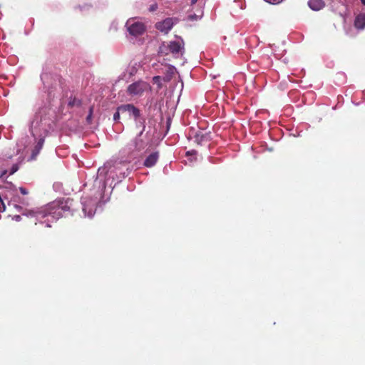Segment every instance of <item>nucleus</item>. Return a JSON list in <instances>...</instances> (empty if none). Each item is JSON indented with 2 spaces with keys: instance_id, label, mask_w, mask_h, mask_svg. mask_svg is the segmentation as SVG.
Returning a JSON list of instances; mask_svg holds the SVG:
<instances>
[{
  "instance_id": "4be33fe9",
  "label": "nucleus",
  "mask_w": 365,
  "mask_h": 365,
  "mask_svg": "<svg viewBox=\"0 0 365 365\" xmlns=\"http://www.w3.org/2000/svg\"><path fill=\"white\" fill-rule=\"evenodd\" d=\"M198 0H191V5H194L197 3Z\"/></svg>"
},
{
  "instance_id": "6e6552de",
  "label": "nucleus",
  "mask_w": 365,
  "mask_h": 365,
  "mask_svg": "<svg viewBox=\"0 0 365 365\" xmlns=\"http://www.w3.org/2000/svg\"><path fill=\"white\" fill-rule=\"evenodd\" d=\"M159 158L158 152H154L150 154L145 160L143 165L146 168H152L158 162Z\"/></svg>"
},
{
  "instance_id": "f257e3e1",
  "label": "nucleus",
  "mask_w": 365,
  "mask_h": 365,
  "mask_svg": "<svg viewBox=\"0 0 365 365\" xmlns=\"http://www.w3.org/2000/svg\"><path fill=\"white\" fill-rule=\"evenodd\" d=\"M74 200L71 198L66 200H58L48 205L46 208L39 212L43 217L51 216L55 220H58L68 214H71L74 209Z\"/></svg>"
},
{
  "instance_id": "6ab92c4d",
  "label": "nucleus",
  "mask_w": 365,
  "mask_h": 365,
  "mask_svg": "<svg viewBox=\"0 0 365 365\" xmlns=\"http://www.w3.org/2000/svg\"><path fill=\"white\" fill-rule=\"evenodd\" d=\"M19 191L24 195H27L29 193V191L23 187H19Z\"/></svg>"
},
{
  "instance_id": "f03ea898",
  "label": "nucleus",
  "mask_w": 365,
  "mask_h": 365,
  "mask_svg": "<svg viewBox=\"0 0 365 365\" xmlns=\"http://www.w3.org/2000/svg\"><path fill=\"white\" fill-rule=\"evenodd\" d=\"M129 34L134 36H138L144 33L145 26L142 22L136 21L135 19H129L125 24Z\"/></svg>"
},
{
  "instance_id": "393cba45",
  "label": "nucleus",
  "mask_w": 365,
  "mask_h": 365,
  "mask_svg": "<svg viewBox=\"0 0 365 365\" xmlns=\"http://www.w3.org/2000/svg\"><path fill=\"white\" fill-rule=\"evenodd\" d=\"M363 16H365V14H363Z\"/></svg>"
},
{
  "instance_id": "f8f14e48",
  "label": "nucleus",
  "mask_w": 365,
  "mask_h": 365,
  "mask_svg": "<svg viewBox=\"0 0 365 365\" xmlns=\"http://www.w3.org/2000/svg\"><path fill=\"white\" fill-rule=\"evenodd\" d=\"M308 5L311 9L319 11L324 7L325 3L322 0H309Z\"/></svg>"
},
{
  "instance_id": "ddd939ff",
  "label": "nucleus",
  "mask_w": 365,
  "mask_h": 365,
  "mask_svg": "<svg viewBox=\"0 0 365 365\" xmlns=\"http://www.w3.org/2000/svg\"><path fill=\"white\" fill-rule=\"evenodd\" d=\"M354 25L356 28L363 29L365 27V16L359 15L355 19Z\"/></svg>"
},
{
  "instance_id": "5701e85b",
  "label": "nucleus",
  "mask_w": 365,
  "mask_h": 365,
  "mask_svg": "<svg viewBox=\"0 0 365 365\" xmlns=\"http://www.w3.org/2000/svg\"><path fill=\"white\" fill-rule=\"evenodd\" d=\"M361 1L362 4L365 5V0H361Z\"/></svg>"
},
{
  "instance_id": "aec40b11",
  "label": "nucleus",
  "mask_w": 365,
  "mask_h": 365,
  "mask_svg": "<svg viewBox=\"0 0 365 365\" xmlns=\"http://www.w3.org/2000/svg\"><path fill=\"white\" fill-rule=\"evenodd\" d=\"M157 8H158V5H157L156 4H153V5H152V6H150V11H155V10L157 9Z\"/></svg>"
},
{
  "instance_id": "4468645a",
  "label": "nucleus",
  "mask_w": 365,
  "mask_h": 365,
  "mask_svg": "<svg viewBox=\"0 0 365 365\" xmlns=\"http://www.w3.org/2000/svg\"><path fill=\"white\" fill-rule=\"evenodd\" d=\"M93 110V108L91 107L89 109V113H88V116L86 117V121L89 124L91 123V121H92Z\"/></svg>"
},
{
  "instance_id": "2eb2a0df",
  "label": "nucleus",
  "mask_w": 365,
  "mask_h": 365,
  "mask_svg": "<svg viewBox=\"0 0 365 365\" xmlns=\"http://www.w3.org/2000/svg\"><path fill=\"white\" fill-rule=\"evenodd\" d=\"M160 81H161V77L160 76H156L153 78V83H157L158 85L159 88L161 87Z\"/></svg>"
},
{
  "instance_id": "0eeeda50",
  "label": "nucleus",
  "mask_w": 365,
  "mask_h": 365,
  "mask_svg": "<svg viewBox=\"0 0 365 365\" xmlns=\"http://www.w3.org/2000/svg\"><path fill=\"white\" fill-rule=\"evenodd\" d=\"M184 42L182 40L181 41H170L168 44V48L170 53L173 54H178L181 53L183 50Z\"/></svg>"
},
{
  "instance_id": "f3484780",
  "label": "nucleus",
  "mask_w": 365,
  "mask_h": 365,
  "mask_svg": "<svg viewBox=\"0 0 365 365\" xmlns=\"http://www.w3.org/2000/svg\"><path fill=\"white\" fill-rule=\"evenodd\" d=\"M121 113V110H118V107L117 108L116 112L113 115V119L114 120L117 121L120 119V113Z\"/></svg>"
},
{
  "instance_id": "7ed1b4c3",
  "label": "nucleus",
  "mask_w": 365,
  "mask_h": 365,
  "mask_svg": "<svg viewBox=\"0 0 365 365\" xmlns=\"http://www.w3.org/2000/svg\"><path fill=\"white\" fill-rule=\"evenodd\" d=\"M148 84L140 81L128 86L127 93L130 96H141L148 88Z\"/></svg>"
},
{
  "instance_id": "20e7f679",
  "label": "nucleus",
  "mask_w": 365,
  "mask_h": 365,
  "mask_svg": "<svg viewBox=\"0 0 365 365\" xmlns=\"http://www.w3.org/2000/svg\"><path fill=\"white\" fill-rule=\"evenodd\" d=\"M142 124H143L142 125L143 128H142L141 131L140 132V133L138 134V135L135 138V140L133 141L135 150H136L138 151H140V150H143L146 146V142L142 137L143 131L145 128V125H144V121L143 122Z\"/></svg>"
},
{
  "instance_id": "1a4fd4ad",
  "label": "nucleus",
  "mask_w": 365,
  "mask_h": 365,
  "mask_svg": "<svg viewBox=\"0 0 365 365\" xmlns=\"http://www.w3.org/2000/svg\"><path fill=\"white\" fill-rule=\"evenodd\" d=\"M176 68L175 66L171 65H166L165 66V71H163L165 73V76L163 78V81L165 82H169L174 76Z\"/></svg>"
},
{
  "instance_id": "412c9836",
  "label": "nucleus",
  "mask_w": 365,
  "mask_h": 365,
  "mask_svg": "<svg viewBox=\"0 0 365 365\" xmlns=\"http://www.w3.org/2000/svg\"><path fill=\"white\" fill-rule=\"evenodd\" d=\"M7 173H8V171H7L6 170H4L1 173V178H4V177H5V176L6 175Z\"/></svg>"
},
{
  "instance_id": "423d86ee",
  "label": "nucleus",
  "mask_w": 365,
  "mask_h": 365,
  "mask_svg": "<svg viewBox=\"0 0 365 365\" xmlns=\"http://www.w3.org/2000/svg\"><path fill=\"white\" fill-rule=\"evenodd\" d=\"M118 110H121V113L128 112L132 114L135 119L140 116V110L133 104L121 105L118 106Z\"/></svg>"
},
{
  "instance_id": "dca6fc26",
  "label": "nucleus",
  "mask_w": 365,
  "mask_h": 365,
  "mask_svg": "<svg viewBox=\"0 0 365 365\" xmlns=\"http://www.w3.org/2000/svg\"><path fill=\"white\" fill-rule=\"evenodd\" d=\"M19 165L18 164H14L11 168V170L9 172V175H13L19 170Z\"/></svg>"
},
{
  "instance_id": "a211bd4d",
  "label": "nucleus",
  "mask_w": 365,
  "mask_h": 365,
  "mask_svg": "<svg viewBox=\"0 0 365 365\" xmlns=\"http://www.w3.org/2000/svg\"><path fill=\"white\" fill-rule=\"evenodd\" d=\"M264 1L269 4H277L280 2H282L283 0H264Z\"/></svg>"
},
{
  "instance_id": "9d476101",
  "label": "nucleus",
  "mask_w": 365,
  "mask_h": 365,
  "mask_svg": "<svg viewBox=\"0 0 365 365\" xmlns=\"http://www.w3.org/2000/svg\"><path fill=\"white\" fill-rule=\"evenodd\" d=\"M210 137L207 133H204L203 131H198L194 136V141L198 145H202L204 143L208 142Z\"/></svg>"
},
{
  "instance_id": "9b49d317",
  "label": "nucleus",
  "mask_w": 365,
  "mask_h": 365,
  "mask_svg": "<svg viewBox=\"0 0 365 365\" xmlns=\"http://www.w3.org/2000/svg\"><path fill=\"white\" fill-rule=\"evenodd\" d=\"M43 144H44V138H41L38 140L36 145L34 146V148L32 150L31 160H36L37 155L39 154L41 150L42 149Z\"/></svg>"
},
{
  "instance_id": "b1692460",
  "label": "nucleus",
  "mask_w": 365,
  "mask_h": 365,
  "mask_svg": "<svg viewBox=\"0 0 365 365\" xmlns=\"http://www.w3.org/2000/svg\"><path fill=\"white\" fill-rule=\"evenodd\" d=\"M190 19H193L195 18V16H190Z\"/></svg>"
},
{
  "instance_id": "39448f33",
  "label": "nucleus",
  "mask_w": 365,
  "mask_h": 365,
  "mask_svg": "<svg viewBox=\"0 0 365 365\" xmlns=\"http://www.w3.org/2000/svg\"><path fill=\"white\" fill-rule=\"evenodd\" d=\"M173 26V21L171 18H167L163 21L157 23L155 25V27L158 30L165 34L168 33V31L171 30Z\"/></svg>"
}]
</instances>
